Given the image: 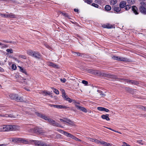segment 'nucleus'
I'll return each mask as SVG.
<instances>
[{
  "label": "nucleus",
  "mask_w": 146,
  "mask_h": 146,
  "mask_svg": "<svg viewBox=\"0 0 146 146\" xmlns=\"http://www.w3.org/2000/svg\"><path fill=\"white\" fill-rule=\"evenodd\" d=\"M88 71L90 73L102 76L111 78H113V76L112 75L103 73L99 71H94L92 69H90Z\"/></svg>",
  "instance_id": "1"
},
{
  "label": "nucleus",
  "mask_w": 146,
  "mask_h": 146,
  "mask_svg": "<svg viewBox=\"0 0 146 146\" xmlns=\"http://www.w3.org/2000/svg\"><path fill=\"white\" fill-rule=\"evenodd\" d=\"M112 58L114 60H119L122 61L128 62L129 61V59L123 57L118 56H112Z\"/></svg>",
  "instance_id": "2"
},
{
  "label": "nucleus",
  "mask_w": 146,
  "mask_h": 146,
  "mask_svg": "<svg viewBox=\"0 0 146 146\" xmlns=\"http://www.w3.org/2000/svg\"><path fill=\"white\" fill-rule=\"evenodd\" d=\"M27 130L29 132H38L39 133H42V131L40 129L37 127L32 128L30 129H28Z\"/></svg>",
  "instance_id": "3"
},
{
  "label": "nucleus",
  "mask_w": 146,
  "mask_h": 146,
  "mask_svg": "<svg viewBox=\"0 0 146 146\" xmlns=\"http://www.w3.org/2000/svg\"><path fill=\"white\" fill-rule=\"evenodd\" d=\"M9 97L11 99H13L18 101H21L22 100L17 95L14 94H11L9 95Z\"/></svg>",
  "instance_id": "4"
},
{
  "label": "nucleus",
  "mask_w": 146,
  "mask_h": 146,
  "mask_svg": "<svg viewBox=\"0 0 146 146\" xmlns=\"http://www.w3.org/2000/svg\"><path fill=\"white\" fill-rule=\"evenodd\" d=\"M19 126L17 125H9V130L18 131L19 130Z\"/></svg>",
  "instance_id": "5"
},
{
  "label": "nucleus",
  "mask_w": 146,
  "mask_h": 146,
  "mask_svg": "<svg viewBox=\"0 0 146 146\" xmlns=\"http://www.w3.org/2000/svg\"><path fill=\"white\" fill-rule=\"evenodd\" d=\"M9 125H4L0 128V131H9Z\"/></svg>",
  "instance_id": "6"
},
{
  "label": "nucleus",
  "mask_w": 146,
  "mask_h": 146,
  "mask_svg": "<svg viewBox=\"0 0 146 146\" xmlns=\"http://www.w3.org/2000/svg\"><path fill=\"white\" fill-rule=\"evenodd\" d=\"M0 16H1L2 17L4 18L11 17L14 18L15 17V16L14 14L12 13L4 14H0Z\"/></svg>",
  "instance_id": "7"
},
{
  "label": "nucleus",
  "mask_w": 146,
  "mask_h": 146,
  "mask_svg": "<svg viewBox=\"0 0 146 146\" xmlns=\"http://www.w3.org/2000/svg\"><path fill=\"white\" fill-rule=\"evenodd\" d=\"M142 6H141L140 8V10L141 12L144 14H146V9L145 8L144 6L145 5V4L143 2H141V3Z\"/></svg>",
  "instance_id": "8"
},
{
  "label": "nucleus",
  "mask_w": 146,
  "mask_h": 146,
  "mask_svg": "<svg viewBox=\"0 0 146 146\" xmlns=\"http://www.w3.org/2000/svg\"><path fill=\"white\" fill-rule=\"evenodd\" d=\"M36 115L39 117H41L42 119H44L46 120H47V121L49 118V117H48L44 114L40 113H36Z\"/></svg>",
  "instance_id": "9"
},
{
  "label": "nucleus",
  "mask_w": 146,
  "mask_h": 146,
  "mask_svg": "<svg viewBox=\"0 0 146 146\" xmlns=\"http://www.w3.org/2000/svg\"><path fill=\"white\" fill-rule=\"evenodd\" d=\"M35 143L38 146H51L40 141H36Z\"/></svg>",
  "instance_id": "10"
},
{
  "label": "nucleus",
  "mask_w": 146,
  "mask_h": 146,
  "mask_svg": "<svg viewBox=\"0 0 146 146\" xmlns=\"http://www.w3.org/2000/svg\"><path fill=\"white\" fill-rule=\"evenodd\" d=\"M75 106L78 109L81 111H82L85 113H86L87 112V110L85 108L83 107H81L77 105H75Z\"/></svg>",
  "instance_id": "11"
},
{
  "label": "nucleus",
  "mask_w": 146,
  "mask_h": 146,
  "mask_svg": "<svg viewBox=\"0 0 146 146\" xmlns=\"http://www.w3.org/2000/svg\"><path fill=\"white\" fill-rule=\"evenodd\" d=\"M47 64L49 66H52L55 68H57L58 67L57 65L50 62H47Z\"/></svg>",
  "instance_id": "12"
},
{
  "label": "nucleus",
  "mask_w": 146,
  "mask_h": 146,
  "mask_svg": "<svg viewBox=\"0 0 146 146\" xmlns=\"http://www.w3.org/2000/svg\"><path fill=\"white\" fill-rule=\"evenodd\" d=\"M126 2L125 1H123L120 2L119 6L120 8H124L126 5Z\"/></svg>",
  "instance_id": "13"
},
{
  "label": "nucleus",
  "mask_w": 146,
  "mask_h": 146,
  "mask_svg": "<svg viewBox=\"0 0 146 146\" xmlns=\"http://www.w3.org/2000/svg\"><path fill=\"white\" fill-rule=\"evenodd\" d=\"M132 10L133 11L135 15L138 14V10L137 7L134 6H133L132 8Z\"/></svg>",
  "instance_id": "14"
},
{
  "label": "nucleus",
  "mask_w": 146,
  "mask_h": 146,
  "mask_svg": "<svg viewBox=\"0 0 146 146\" xmlns=\"http://www.w3.org/2000/svg\"><path fill=\"white\" fill-rule=\"evenodd\" d=\"M33 57H35L36 58H40V54L38 52L34 51Z\"/></svg>",
  "instance_id": "15"
},
{
  "label": "nucleus",
  "mask_w": 146,
  "mask_h": 146,
  "mask_svg": "<svg viewBox=\"0 0 146 146\" xmlns=\"http://www.w3.org/2000/svg\"><path fill=\"white\" fill-rule=\"evenodd\" d=\"M109 115L108 114L105 115H103L101 116V117L103 119H105L107 121L110 120V119L108 117Z\"/></svg>",
  "instance_id": "16"
},
{
  "label": "nucleus",
  "mask_w": 146,
  "mask_h": 146,
  "mask_svg": "<svg viewBox=\"0 0 146 146\" xmlns=\"http://www.w3.org/2000/svg\"><path fill=\"white\" fill-rule=\"evenodd\" d=\"M100 144L103 145L104 146H111V144L104 141H101Z\"/></svg>",
  "instance_id": "17"
},
{
  "label": "nucleus",
  "mask_w": 146,
  "mask_h": 146,
  "mask_svg": "<svg viewBox=\"0 0 146 146\" xmlns=\"http://www.w3.org/2000/svg\"><path fill=\"white\" fill-rule=\"evenodd\" d=\"M26 141V140L22 138H17V143H24Z\"/></svg>",
  "instance_id": "18"
},
{
  "label": "nucleus",
  "mask_w": 146,
  "mask_h": 146,
  "mask_svg": "<svg viewBox=\"0 0 146 146\" xmlns=\"http://www.w3.org/2000/svg\"><path fill=\"white\" fill-rule=\"evenodd\" d=\"M0 116L3 117H11L12 118H13L15 117L14 115H12V114L8 115L7 114H6L5 115H2L0 114Z\"/></svg>",
  "instance_id": "19"
},
{
  "label": "nucleus",
  "mask_w": 146,
  "mask_h": 146,
  "mask_svg": "<svg viewBox=\"0 0 146 146\" xmlns=\"http://www.w3.org/2000/svg\"><path fill=\"white\" fill-rule=\"evenodd\" d=\"M54 106L55 108L58 109L66 108H67L66 106H65L60 105H55V106Z\"/></svg>",
  "instance_id": "20"
},
{
  "label": "nucleus",
  "mask_w": 146,
  "mask_h": 146,
  "mask_svg": "<svg viewBox=\"0 0 146 146\" xmlns=\"http://www.w3.org/2000/svg\"><path fill=\"white\" fill-rule=\"evenodd\" d=\"M62 131V133H63V134H64V135H65V136H66L67 137H70L72 135V134L67 132L63 131Z\"/></svg>",
  "instance_id": "21"
},
{
  "label": "nucleus",
  "mask_w": 146,
  "mask_h": 146,
  "mask_svg": "<svg viewBox=\"0 0 146 146\" xmlns=\"http://www.w3.org/2000/svg\"><path fill=\"white\" fill-rule=\"evenodd\" d=\"M47 121L50 124L53 125H55V121L53 119H51L50 118H49Z\"/></svg>",
  "instance_id": "22"
},
{
  "label": "nucleus",
  "mask_w": 146,
  "mask_h": 146,
  "mask_svg": "<svg viewBox=\"0 0 146 146\" xmlns=\"http://www.w3.org/2000/svg\"><path fill=\"white\" fill-rule=\"evenodd\" d=\"M103 27L104 28L108 29H111L112 28V25L109 24H107L106 25H104L103 26Z\"/></svg>",
  "instance_id": "23"
},
{
  "label": "nucleus",
  "mask_w": 146,
  "mask_h": 146,
  "mask_svg": "<svg viewBox=\"0 0 146 146\" xmlns=\"http://www.w3.org/2000/svg\"><path fill=\"white\" fill-rule=\"evenodd\" d=\"M19 67L20 68V70L21 72L24 73H25L26 74H27V73L26 72V70L25 69H23L21 66H19Z\"/></svg>",
  "instance_id": "24"
},
{
  "label": "nucleus",
  "mask_w": 146,
  "mask_h": 146,
  "mask_svg": "<svg viewBox=\"0 0 146 146\" xmlns=\"http://www.w3.org/2000/svg\"><path fill=\"white\" fill-rule=\"evenodd\" d=\"M137 142L139 144L142 145L146 144V142H145L144 141H143L142 140H139L137 141Z\"/></svg>",
  "instance_id": "25"
},
{
  "label": "nucleus",
  "mask_w": 146,
  "mask_h": 146,
  "mask_svg": "<svg viewBox=\"0 0 146 146\" xmlns=\"http://www.w3.org/2000/svg\"><path fill=\"white\" fill-rule=\"evenodd\" d=\"M34 52V51L33 52L31 50H29L27 51L28 54L29 55H30L32 56H33V55Z\"/></svg>",
  "instance_id": "26"
},
{
  "label": "nucleus",
  "mask_w": 146,
  "mask_h": 146,
  "mask_svg": "<svg viewBox=\"0 0 146 146\" xmlns=\"http://www.w3.org/2000/svg\"><path fill=\"white\" fill-rule=\"evenodd\" d=\"M124 80H125L127 82L130 83H131L132 84H136V83L135 82V81L133 80H128L127 79H124Z\"/></svg>",
  "instance_id": "27"
},
{
  "label": "nucleus",
  "mask_w": 146,
  "mask_h": 146,
  "mask_svg": "<svg viewBox=\"0 0 146 146\" xmlns=\"http://www.w3.org/2000/svg\"><path fill=\"white\" fill-rule=\"evenodd\" d=\"M121 10V8L118 7H115L114 8V10L117 12H119Z\"/></svg>",
  "instance_id": "28"
},
{
  "label": "nucleus",
  "mask_w": 146,
  "mask_h": 146,
  "mask_svg": "<svg viewBox=\"0 0 146 146\" xmlns=\"http://www.w3.org/2000/svg\"><path fill=\"white\" fill-rule=\"evenodd\" d=\"M10 140L14 142H17V138H11L10 139Z\"/></svg>",
  "instance_id": "29"
},
{
  "label": "nucleus",
  "mask_w": 146,
  "mask_h": 146,
  "mask_svg": "<svg viewBox=\"0 0 146 146\" xmlns=\"http://www.w3.org/2000/svg\"><path fill=\"white\" fill-rule=\"evenodd\" d=\"M105 9L107 11H110L111 9V7L109 5H106L105 6Z\"/></svg>",
  "instance_id": "30"
},
{
  "label": "nucleus",
  "mask_w": 146,
  "mask_h": 146,
  "mask_svg": "<svg viewBox=\"0 0 146 146\" xmlns=\"http://www.w3.org/2000/svg\"><path fill=\"white\" fill-rule=\"evenodd\" d=\"M66 101H68L70 103H71L72 102H73L74 103L76 102V101H75L74 100H72V99H70L69 97L68 98V99H67V100Z\"/></svg>",
  "instance_id": "31"
},
{
  "label": "nucleus",
  "mask_w": 146,
  "mask_h": 146,
  "mask_svg": "<svg viewBox=\"0 0 146 146\" xmlns=\"http://www.w3.org/2000/svg\"><path fill=\"white\" fill-rule=\"evenodd\" d=\"M117 2V0H113L110 1L111 4L113 5L116 4Z\"/></svg>",
  "instance_id": "32"
},
{
  "label": "nucleus",
  "mask_w": 146,
  "mask_h": 146,
  "mask_svg": "<svg viewBox=\"0 0 146 146\" xmlns=\"http://www.w3.org/2000/svg\"><path fill=\"white\" fill-rule=\"evenodd\" d=\"M131 7V6L130 5H127L126 6L125 9L127 11L130 9Z\"/></svg>",
  "instance_id": "33"
},
{
  "label": "nucleus",
  "mask_w": 146,
  "mask_h": 146,
  "mask_svg": "<svg viewBox=\"0 0 146 146\" xmlns=\"http://www.w3.org/2000/svg\"><path fill=\"white\" fill-rule=\"evenodd\" d=\"M53 91L56 94H58L59 93V92L58 91V90L56 89H53Z\"/></svg>",
  "instance_id": "34"
},
{
  "label": "nucleus",
  "mask_w": 146,
  "mask_h": 146,
  "mask_svg": "<svg viewBox=\"0 0 146 146\" xmlns=\"http://www.w3.org/2000/svg\"><path fill=\"white\" fill-rule=\"evenodd\" d=\"M59 13L63 15L65 17H67L68 18H69V16L67 14H66L65 13H64L63 12H61L60 11Z\"/></svg>",
  "instance_id": "35"
},
{
  "label": "nucleus",
  "mask_w": 146,
  "mask_h": 146,
  "mask_svg": "<svg viewBox=\"0 0 146 146\" xmlns=\"http://www.w3.org/2000/svg\"><path fill=\"white\" fill-rule=\"evenodd\" d=\"M97 109L99 111H104V108L102 107H98Z\"/></svg>",
  "instance_id": "36"
},
{
  "label": "nucleus",
  "mask_w": 146,
  "mask_h": 146,
  "mask_svg": "<svg viewBox=\"0 0 146 146\" xmlns=\"http://www.w3.org/2000/svg\"><path fill=\"white\" fill-rule=\"evenodd\" d=\"M42 94H44L45 95H50V92H46L45 91H43V92H42Z\"/></svg>",
  "instance_id": "37"
},
{
  "label": "nucleus",
  "mask_w": 146,
  "mask_h": 146,
  "mask_svg": "<svg viewBox=\"0 0 146 146\" xmlns=\"http://www.w3.org/2000/svg\"><path fill=\"white\" fill-rule=\"evenodd\" d=\"M6 51L10 53H12L13 52V50L11 49H7Z\"/></svg>",
  "instance_id": "38"
},
{
  "label": "nucleus",
  "mask_w": 146,
  "mask_h": 146,
  "mask_svg": "<svg viewBox=\"0 0 146 146\" xmlns=\"http://www.w3.org/2000/svg\"><path fill=\"white\" fill-rule=\"evenodd\" d=\"M72 53L76 56H79L80 55V53L79 52H72Z\"/></svg>",
  "instance_id": "39"
},
{
  "label": "nucleus",
  "mask_w": 146,
  "mask_h": 146,
  "mask_svg": "<svg viewBox=\"0 0 146 146\" xmlns=\"http://www.w3.org/2000/svg\"><path fill=\"white\" fill-rule=\"evenodd\" d=\"M17 67L15 65L13 64L12 65V69L13 70H15L16 69Z\"/></svg>",
  "instance_id": "40"
},
{
  "label": "nucleus",
  "mask_w": 146,
  "mask_h": 146,
  "mask_svg": "<svg viewBox=\"0 0 146 146\" xmlns=\"http://www.w3.org/2000/svg\"><path fill=\"white\" fill-rule=\"evenodd\" d=\"M64 98V99L66 100L67 99H68L69 98L67 95H66V94H64V95H63L62 96Z\"/></svg>",
  "instance_id": "41"
},
{
  "label": "nucleus",
  "mask_w": 146,
  "mask_h": 146,
  "mask_svg": "<svg viewBox=\"0 0 146 146\" xmlns=\"http://www.w3.org/2000/svg\"><path fill=\"white\" fill-rule=\"evenodd\" d=\"M85 1L88 4H90L92 2V0H85Z\"/></svg>",
  "instance_id": "42"
},
{
  "label": "nucleus",
  "mask_w": 146,
  "mask_h": 146,
  "mask_svg": "<svg viewBox=\"0 0 146 146\" xmlns=\"http://www.w3.org/2000/svg\"><path fill=\"white\" fill-rule=\"evenodd\" d=\"M64 121L66 122H71V121L69 119H67L66 118H64Z\"/></svg>",
  "instance_id": "43"
},
{
  "label": "nucleus",
  "mask_w": 146,
  "mask_h": 146,
  "mask_svg": "<svg viewBox=\"0 0 146 146\" xmlns=\"http://www.w3.org/2000/svg\"><path fill=\"white\" fill-rule=\"evenodd\" d=\"M92 5L96 8H98L99 6L97 4L95 3H92Z\"/></svg>",
  "instance_id": "44"
},
{
  "label": "nucleus",
  "mask_w": 146,
  "mask_h": 146,
  "mask_svg": "<svg viewBox=\"0 0 146 146\" xmlns=\"http://www.w3.org/2000/svg\"><path fill=\"white\" fill-rule=\"evenodd\" d=\"M94 142L98 144H100V143L101 141H100L97 139H95V140H94Z\"/></svg>",
  "instance_id": "45"
},
{
  "label": "nucleus",
  "mask_w": 146,
  "mask_h": 146,
  "mask_svg": "<svg viewBox=\"0 0 146 146\" xmlns=\"http://www.w3.org/2000/svg\"><path fill=\"white\" fill-rule=\"evenodd\" d=\"M82 83L83 84H86V85H87L88 84V82L87 81H86L85 80H84L82 81Z\"/></svg>",
  "instance_id": "46"
},
{
  "label": "nucleus",
  "mask_w": 146,
  "mask_h": 146,
  "mask_svg": "<svg viewBox=\"0 0 146 146\" xmlns=\"http://www.w3.org/2000/svg\"><path fill=\"white\" fill-rule=\"evenodd\" d=\"M139 108L144 110L146 111V108L144 107L143 106H141L139 107Z\"/></svg>",
  "instance_id": "47"
},
{
  "label": "nucleus",
  "mask_w": 146,
  "mask_h": 146,
  "mask_svg": "<svg viewBox=\"0 0 146 146\" xmlns=\"http://www.w3.org/2000/svg\"><path fill=\"white\" fill-rule=\"evenodd\" d=\"M0 45L2 47H6V45L5 44H3L1 43H0Z\"/></svg>",
  "instance_id": "48"
},
{
  "label": "nucleus",
  "mask_w": 146,
  "mask_h": 146,
  "mask_svg": "<svg viewBox=\"0 0 146 146\" xmlns=\"http://www.w3.org/2000/svg\"><path fill=\"white\" fill-rule=\"evenodd\" d=\"M61 90L62 92V96L63 95H64V94H66L65 91L64 90L61 89Z\"/></svg>",
  "instance_id": "49"
},
{
  "label": "nucleus",
  "mask_w": 146,
  "mask_h": 146,
  "mask_svg": "<svg viewBox=\"0 0 146 146\" xmlns=\"http://www.w3.org/2000/svg\"><path fill=\"white\" fill-rule=\"evenodd\" d=\"M60 80L62 82L64 83L66 82V80L65 78H63V79H61Z\"/></svg>",
  "instance_id": "50"
},
{
  "label": "nucleus",
  "mask_w": 146,
  "mask_h": 146,
  "mask_svg": "<svg viewBox=\"0 0 146 146\" xmlns=\"http://www.w3.org/2000/svg\"><path fill=\"white\" fill-rule=\"evenodd\" d=\"M70 137L71 138H72L74 139L75 140L76 139V137H75L72 135H71V136Z\"/></svg>",
  "instance_id": "51"
},
{
  "label": "nucleus",
  "mask_w": 146,
  "mask_h": 146,
  "mask_svg": "<svg viewBox=\"0 0 146 146\" xmlns=\"http://www.w3.org/2000/svg\"><path fill=\"white\" fill-rule=\"evenodd\" d=\"M104 111H105L106 112H108L109 111L108 109L104 108Z\"/></svg>",
  "instance_id": "52"
},
{
  "label": "nucleus",
  "mask_w": 146,
  "mask_h": 146,
  "mask_svg": "<svg viewBox=\"0 0 146 146\" xmlns=\"http://www.w3.org/2000/svg\"><path fill=\"white\" fill-rule=\"evenodd\" d=\"M49 105L51 107H54V108H55V106H55V105H52V104H49Z\"/></svg>",
  "instance_id": "53"
},
{
  "label": "nucleus",
  "mask_w": 146,
  "mask_h": 146,
  "mask_svg": "<svg viewBox=\"0 0 146 146\" xmlns=\"http://www.w3.org/2000/svg\"><path fill=\"white\" fill-rule=\"evenodd\" d=\"M100 95L102 96L103 97L104 96H105V95L103 93H101L100 94Z\"/></svg>",
  "instance_id": "54"
},
{
  "label": "nucleus",
  "mask_w": 146,
  "mask_h": 146,
  "mask_svg": "<svg viewBox=\"0 0 146 146\" xmlns=\"http://www.w3.org/2000/svg\"><path fill=\"white\" fill-rule=\"evenodd\" d=\"M6 145V144H0V146H5Z\"/></svg>",
  "instance_id": "55"
},
{
  "label": "nucleus",
  "mask_w": 146,
  "mask_h": 146,
  "mask_svg": "<svg viewBox=\"0 0 146 146\" xmlns=\"http://www.w3.org/2000/svg\"><path fill=\"white\" fill-rule=\"evenodd\" d=\"M76 139L75 140L76 141H80L81 140L79 139L76 138Z\"/></svg>",
  "instance_id": "56"
},
{
  "label": "nucleus",
  "mask_w": 146,
  "mask_h": 146,
  "mask_svg": "<svg viewBox=\"0 0 146 146\" xmlns=\"http://www.w3.org/2000/svg\"><path fill=\"white\" fill-rule=\"evenodd\" d=\"M74 11H75V12H78V10L77 9H74Z\"/></svg>",
  "instance_id": "57"
},
{
  "label": "nucleus",
  "mask_w": 146,
  "mask_h": 146,
  "mask_svg": "<svg viewBox=\"0 0 146 146\" xmlns=\"http://www.w3.org/2000/svg\"><path fill=\"white\" fill-rule=\"evenodd\" d=\"M3 69L1 67H0V71H3Z\"/></svg>",
  "instance_id": "58"
},
{
  "label": "nucleus",
  "mask_w": 146,
  "mask_h": 146,
  "mask_svg": "<svg viewBox=\"0 0 146 146\" xmlns=\"http://www.w3.org/2000/svg\"><path fill=\"white\" fill-rule=\"evenodd\" d=\"M94 140H95V139H90V140L92 142H94Z\"/></svg>",
  "instance_id": "59"
},
{
  "label": "nucleus",
  "mask_w": 146,
  "mask_h": 146,
  "mask_svg": "<svg viewBox=\"0 0 146 146\" xmlns=\"http://www.w3.org/2000/svg\"><path fill=\"white\" fill-rule=\"evenodd\" d=\"M108 129H110V130H111L113 131H115V130H113V129H112L110 128H108Z\"/></svg>",
  "instance_id": "60"
},
{
  "label": "nucleus",
  "mask_w": 146,
  "mask_h": 146,
  "mask_svg": "<svg viewBox=\"0 0 146 146\" xmlns=\"http://www.w3.org/2000/svg\"><path fill=\"white\" fill-rule=\"evenodd\" d=\"M45 46L47 48H48L49 47V46L48 44H45Z\"/></svg>",
  "instance_id": "61"
},
{
  "label": "nucleus",
  "mask_w": 146,
  "mask_h": 146,
  "mask_svg": "<svg viewBox=\"0 0 146 146\" xmlns=\"http://www.w3.org/2000/svg\"><path fill=\"white\" fill-rule=\"evenodd\" d=\"M5 41V42H7V43H11V41Z\"/></svg>",
  "instance_id": "62"
},
{
  "label": "nucleus",
  "mask_w": 146,
  "mask_h": 146,
  "mask_svg": "<svg viewBox=\"0 0 146 146\" xmlns=\"http://www.w3.org/2000/svg\"><path fill=\"white\" fill-rule=\"evenodd\" d=\"M60 120L61 121H62V122L64 121V119H60Z\"/></svg>",
  "instance_id": "63"
},
{
  "label": "nucleus",
  "mask_w": 146,
  "mask_h": 146,
  "mask_svg": "<svg viewBox=\"0 0 146 146\" xmlns=\"http://www.w3.org/2000/svg\"><path fill=\"white\" fill-rule=\"evenodd\" d=\"M57 136L58 137H60V134H58L57 135Z\"/></svg>",
  "instance_id": "64"
}]
</instances>
